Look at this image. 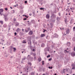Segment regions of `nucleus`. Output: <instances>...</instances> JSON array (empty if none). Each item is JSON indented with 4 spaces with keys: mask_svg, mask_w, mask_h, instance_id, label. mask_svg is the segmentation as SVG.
<instances>
[{
    "mask_svg": "<svg viewBox=\"0 0 75 75\" xmlns=\"http://www.w3.org/2000/svg\"><path fill=\"white\" fill-rule=\"evenodd\" d=\"M67 44L68 46H69L71 45V43L70 42H67Z\"/></svg>",
    "mask_w": 75,
    "mask_h": 75,
    "instance_id": "15",
    "label": "nucleus"
},
{
    "mask_svg": "<svg viewBox=\"0 0 75 75\" xmlns=\"http://www.w3.org/2000/svg\"><path fill=\"white\" fill-rule=\"evenodd\" d=\"M44 31H43V33H45V31H46V30H45L44 29Z\"/></svg>",
    "mask_w": 75,
    "mask_h": 75,
    "instance_id": "53",
    "label": "nucleus"
},
{
    "mask_svg": "<svg viewBox=\"0 0 75 75\" xmlns=\"http://www.w3.org/2000/svg\"><path fill=\"white\" fill-rule=\"evenodd\" d=\"M22 31H24V29H22Z\"/></svg>",
    "mask_w": 75,
    "mask_h": 75,
    "instance_id": "61",
    "label": "nucleus"
},
{
    "mask_svg": "<svg viewBox=\"0 0 75 75\" xmlns=\"http://www.w3.org/2000/svg\"><path fill=\"white\" fill-rule=\"evenodd\" d=\"M27 70L28 71H26V72H27V73H28V68H27V69H25V72H26V71H27Z\"/></svg>",
    "mask_w": 75,
    "mask_h": 75,
    "instance_id": "20",
    "label": "nucleus"
},
{
    "mask_svg": "<svg viewBox=\"0 0 75 75\" xmlns=\"http://www.w3.org/2000/svg\"><path fill=\"white\" fill-rule=\"evenodd\" d=\"M4 20L5 21H7L8 20V18L7 17H5Z\"/></svg>",
    "mask_w": 75,
    "mask_h": 75,
    "instance_id": "6",
    "label": "nucleus"
},
{
    "mask_svg": "<svg viewBox=\"0 0 75 75\" xmlns=\"http://www.w3.org/2000/svg\"><path fill=\"white\" fill-rule=\"evenodd\" d=\"M73 31H75V27H74L73 28Z\"/></svg>",
    "mask_w": 75,
    "mask_h": 75,
    "instance_id": "42",
    "label": "nucleus"
},
{
    "mask_svg": "<svg viewBox=\"0 0 75 75\" xmlns=\"http://www.w3.org/2000/svg\"><path fill=\"white\" fill-rule=\"evenodd\" d=\"M40 10H43L44 9V8H40Z\"/></svg>",
    "mask_w": 75,
    "mask_h": 75,
    "instance_id": "43",
    "label": "nucleus"
},
{
    "mask_svg": "<svg viewBox=\"0 0 75 75\" xmlns=\"http://www.w3.org/2000/svg\"><path fill=\"white\" fill-rule=\"evenodd\" d=\"M23 61H22L21 62V63H23Z\"/></svg>",
    "mask_w": 75,
    "mask_h": 75,
    "instance_id": "64",
    "label": "nucleus"
},
{
    "mask_svg": "<svg viewBox=\"0 0 75 75\" xmlns=\"http://www.w3.org/2000/svg\"><path fill=\"white\" fill-rule=\"evenodd\" d=\"M51 60H52V58H51L50 59H49V61H51Z\"/></svg>",
    "mask_w": 75,
    "mask_h": 75,
    "instance_id": "46",
    "label": "nucleus"
},
{
    "mask_svg": "<svg viewBox=\"0 0 75 75\" xmlns=\"http://www.w3.org/2000/svg\"><path fill=\"white\" fill-rule=\"evenodd\" d=\"M14 35L15 36H16V35H17V33H16V32H15L14 33Z\"/></svg>",
    "mask_w": 75,
    "mask_h": 75,
    "instance_id": "35",
    "label": "nucleus"
},
{
    "mask_svg": "<svg viewBox=\"0 0 75 75\" xmlns=\"http://www.w3.org/2000/svg\"><path fill=\"white\" fill-rule=\"evenodd\" d=\"M42 47H44V46H45V45L44 44V43H42V45H41Z\"/></svg>",
    "mask_w": 75,
    "mask_h": 75,
    "instance_id": "23",
    "label": "nucleus"
},
{
    "mask_svg": "<svg viewBox=\"0 0 75 75\" xmlns=\"http://www.w3.org/2000/svg\"><path fill=\"white\" fill-rule=\"evenodd\" d=\"M73 41H75V38L74 37L73 38Z\"/></svg>",
    "mask_w": 75,
    "mask_h": 75,
    "instance_id": "38",
    "label": "nucleus"
},
{
    "mask_svg": "<svg viewBox=\"0 0 75 75\" xmlns=\"http://www.w3.org/2000/svg\"><path fill=\"white\" fill-rule=\"evenodd\" d=\"M34 74H35L34 72H32L31 73V75H34Z\"/></svg>",
    "mask_w": 75,
    "mask_h": 75,
    "instance_id": "25",
    "label": "nucleus"
},
{
    "mask_svg": "<svg viewBox=\"0 0 75 75\" xmlns=\"http://www.w3.org/2000/svg\"><path fill=\"white\" fill-rule=\"evenodd\" d=\"M68 48H67V50H65V53H67V52H69V51H68Z\"/></svg>",
    "mask_w": 75,
    "mask_h": 75,
    "instance_id": "13",
    "label": "nucleus"
},
{
    "mask_svg": "<svg viewBox=\"0 0 75 75\" xmlns=\"http://www.w3.org/2000/svg\"><path fill=\"white\" fill-rule=\"evenodd\" d=\"M34 59L35 61V60H36V57L34 56Z\"/></svg>",
    "mask_w": 75,
    "mask_h": 75,
    "instance_id": "31",
    "label": "nucleus"
},
{
    "mask_svg": "<svg viewBox=\"0 0 75 75\" xmlns=\"http://www.w3.org/2000/svg\"><path fill=\"white\" fill-rule=\"evenodd\" d=\"M21 9H23V7H21Z\"/></svg>",
    "mask_w": 75,
    "mask_h": 75,
    "instance_id": "62",
    "label": "nucleus"
},
{
    "mask_svg": "<svg viewBox=\"0 0 75 75\" xmlns=\"http://www.w3.org/2000/svg\"><path fill=\"white\" fill-rule=\"evenodd\" d=\"M74 9H75V8H72V10H74Z\"/></svg>",
    "mask_w": 75,
    "mask_h": 75,
    "instance_id": "60",
    "label": "nucleus"
},
{
    "mask_svg": "<svg viewBox=\"0 0 75 75\" xmlns=\"http://www.w3.org/2000/svg\"><path fill=\"white\" fill-rule=\"evenodd\" d=\"M69 29H68L66 30L67 34H69Z\"/></svg>",
    "mask_w": 75,
    "mask_h": 75,
    "instance_id": "7",
    "label": "nucleus"
},
{
    "mask_svg": "<svg viewBox=\"0 0 75 75\" xmlns=\"http://www.w3.org/2000/svg\"><path fill=\"white\" fill-rule=\"evenodd\" d=\"M4 10H3V8H1L0 9V12L2 13L3 12Z\"/></svg>",
    "mask_w": 75,
    "mask_h": 75,
    "instance_id": "10",
    "label": "nucleus"
},
{
    "mask_svg": "<svg viewBox=\"0 0 75 75\" xmlns=\"http://www.w3.org/2000/svg\"><path fill=\"white\" fill-rule=\"evenodd\" d=\"M31 15H32V14H29V16H31Z\"/></svg>",
    "mask_w": 75,
    "mask_h": 75,
    "instance_id": "58",
    "label": "nucleus"
},
{
    "mask_svg": "<svg viewBox=\"0 0 75 75\" xmlns=\"http://www.w3.org/2000/svg\"><path fill=\"white\" fill-rule=\"evenodd\" d=\"M13 49L14 52H16V51L17 50V49L15 47H13Z\"/></svg>",
    "mask_w": 75,
    "mask_h": 75,
    "instance_id": "11",
    "label": "nucleus"
},
{
    "mask_svg": "<svg viewBox=\"0 0 75 75\" xmlns=\"http://www.w3.org/2000/svg\"><path fill=\"white\" fill-rule=\"evenodd\" d=\"M3 27L4 28H6L7 27V25L6 24L4 25L3 26Z\"/></svg>",
    "mask_w": 75,
    "mask_h": 75,
    "instance_id": "17",
    "label": "nucleus"
},
{
    "mask_svg": "<svg viewBox=\"0 0 75 75\" xmlns=\"http://www.w3.org/2000/svg\"><path fill=\"white\" fill-rule=\"evenodd\" d=\"M59 18L58 17H57V20H58V18Z\"/></svg>",
    "mask_w": 75,
    "mask_h": 75,
    "instance_id": "52",
    "label": "nucleus"
},
{
    "mask_svg": "<svg viewBox=\"0 0 75 75\" xmlns=\"http://www.w3.org/2000/svg\"><path fill=\"white\" fill-rule=\"evenodd\" d=\"M33 55L34 56V57H35V55H36V54H35V53H34L33 54Z\"/></svg>",
    "mask_w": 75,
    "mask_h": 75,
    "instance_id": "33",
    "label": "nucleus"
},
{
    "mask_svg": "<svg viewBox=\"0 0 75 75\" xmlns=\"http://www.w3.org/2000/svg\"><path fill=\"white\" fill-rule=\"evenodd\" d=\"M45 35L44 34H42L41 35L40 37H45Z\"/></svg>",
    "mask_w": 75,
    "mask_h": 75,
    "instance_id": "9",
    "label": "nucleus"
},
{
    "mask_svg": "<svg viewBox=\"0 0 75 75\" xmlns=\"http://www.w3.org/2000/svg\"><path fill=\"white\" fill-rule=\"evenodd\" d=\"M29 41V42H30V45H31V41L30 40Z\"/></svg>",
    "mask_w": 75,
    "mask_h": 75,
    "instance_id": "50",
    "label": "nucleus"
},
{
    "mask_svg": "<svg viewBox=\"0 0 75 75\" xmlns=\"http://www.w3.org/2000/svg\"><path fill=\"white\" fill-rule=\"evenodd\" d=\"M32 68H33V67H30L29 68V69H32Z\"/></svg>",
    "mask_w": 75,
    "mask_h": 75,
    "instance_id": "28",
    "label": "nucleus"
},
{
    "mask_svg": "<svg viewBox=\"0 0 75 75\" xmlns=\"http://www.w3.org/2000/svg\"><path fill=\"white\" fill-rule=\"evenodd\" d=\"M11 25H12V24L11 23H10L9 24L8 26L9 27H11Z\"/></svg>",
    "mask_w": 75,
    "mask_h": 75,
    "instance_id": "16",
    "label": "nucleus"
},
{
    "mask_svg": "<svg viewBox=\"0 0 75 75\" xmlns=\"http://www.w3.org/2000/svg\"><path fill=\"white\" fill-rule=\"evenodd\" d=\"M50 57V55H48V56H47V58H49V57Z\"/></svg>",
    "mask_w": 75,
    "mask_h": 75,
    "instance_id": "39",
    "label": "nucleus"
},
{
    "mask_svg": "<svg viewBox=\"0 0 75 75\" xmlns=\"http://www.w3.org/2000/svg\"><path fill=\"white\" fill-rule=\"evenodd\" d=\"M44 61H42V65H44Z\"/></svg>",
    "mask_w": 75,
    "mask_h": 75,
    "instance_id": "45",
    "label": "nucleus"
},
{
    "mask_svg": "<svg viewBox=\"0 0 75 75\" xmlns=\"http://www.w3.org/2000/svg\"><path fill=\"white\" fill-rule=\"evenodd\" d=\"M18 25H19V23H16L15 26L16 27H17L18 26Z\"/></svg>",
    "mask_w": 75,
    "mask_h": 75,
    "instance_id": "14",
    "label": "nucleus"
},
{
    "mask_svg": "<svg viewBox=\"0 0 75 75\" xmlns=\"http://www.w3.org/2000/svg\"><path fill=\"white\" fill-rule=\"evenodd\" d=\"M56 17V15L54 14H52V16H51V17L52 18H54V17Z\"/></svg>",
    "mask_w": 75,
    "mask_h": 75,
    "instance_id": "1",
    "label": "nucleus"
},
{
    "mask_svg": "<svg viewBox=\"0 0 75 75\" xmlns=\"http://www.w3.org/2000/svg\"><path fill=\"white\" fill-rule=\"evenodd\" d=\"M65 23H67V19H65Z\"/></svg>",
    "mask_w": 75,
    "mask_h": 75,
    "instance_id": "40",
    "label": "nucleus"
},
{
    "mask_svg": "<svg viewBox=\"0 0 75 75\" xmlns=\"http://www.w3.org/2000/svg\"><path fill=\"white\" fill-rule=\"evenodd\" d=\"M28 65H29L30 66H31V65H32V64H31V63L29 62L28 63Z\"/></svg>",
    "mask_w": 75,
    "mask_h": 75,
    "instance_id": "21",
    "label": "nucleus"
},
{
    "mask_svg": "<svg viewBox=\"0 0 75 75\" xmlns=\"http://www.w3.org/2000/svg\"><path fill=\"white\" fill-rule=\"evenodd\" d=\"M22 43L23 44H25V43H26V42H25V40H23V42Z\"/></svg>",
    "mask_w": 75,
    "mask_h": 75,
    "instance_id": "24",
    "label": "nucleus"
},
{
    "mask_svg": "<svg viewBox=\"0 0 75 75\" xmlns=\"http://www.w3.org/2000/svg\"><path fill=\"white\" fill-rule=\"evenodd\" d=\"M25 32H26V33H27V32H28V30H25Z\"/></svg>",
    "mask_w": 75,
    "mask_h": 75,
    "instance_id": "54",
    "label": "nucleus"
},
{
    "mask_svg": "<svg viewBox=\"0 0 75 75\" xmlns=\"http://www.w3.org/2000/svg\"><path fill=\"white\" fill-rule=\"evenodd\" d=\"M71 66H72V67H75V64H71Z\"/></svg>",
    "mask_w": 75,
    "mask_h": 75,
    "instance_id": "30",
    "label": "nucleus"
},
{
    "mask_svg": "<svg viewBox=\"0 0 75 75\" xmlns=\"http://www.w3.org/2000/svg\"><path fill=\"white\" fill-rule=\"evenodd\" d=\"M25 17H27V15H25Z\"/></svg>",
    "mask_w": 75,
    "mask_h": 75,
    "instance_id": "63",
    "label": "nucleus"
},
{
    "mask_svg": "<svg viewBox=\"0 0 75 75\" xmlns=\"http://www.w3.org/2000/svg\"><path fill=\"white\" fill-rule=\"evenodd\" d=\"M48 68L49 69H52V67H49Z\"/></svg>",
    "mask_w": 75,
    "mask_h": 75,
    "instance_id": "29",
    "label": "nucleus"
},
{
    "mask_svg": "<svg viewBox=\"0 0 75 75\" xmlns=\"http://www.w3.org/2000/svg\"><path fill=\"white\" fill-rule=\"evenodd\" d=\"M8 14L7 15H4V16L5 17H7V16H8Z\"/></svg>",
    "mask_w": 75,
    "mask_h": 75,
    "instance_id": "27",
    "label": "nucleus"
},
{
    "mask_svg": "<svg viewBox=\"0 0 75 75\" xmlns=\"http://www.w3.org/2000/svg\"><path fill=\"white\" fill-rule=\"evenodd\" d=\"M10 48H11V49H13V46H11Z\"/></svg>",
    "mask_w": 75,
    "mask_h": 75,
    "instance_id": "48",
    "label": "nucleus"
},
{
    "mask_svg": "<svg viewBox=\"0 0 75 75\" xmlns=\"http://www.w3.org/2000/svg\"><path fill=\"white\" fill-rule=\"evenodd\" d=\"M35 51V49H33V51Z\"/></svg>",
    "mask_w": 75,
    "mask_h": 75,
    "instance_id": "59",
    "label": "nucleus"
},
{
    "mask_svg": "<svg viewBox=\"0 0 75 75\" xmlns=\"http://www.w3.org/2000/svg\"><path fill=\"white\" fill-rule=\"evenodd\" d=\"M3 35V33H0V35L1 36Z\"/></svg>",
    "mask_w": 75,
    "mask_h": 75,
    "instance_id": "36",
    "label": "nucleus"
},
{
    "mask_svg": "<svg viewBox=\"0 0 75 75\" xmlns=\"http://www.w3.org/2000/svg\"><path fill=\"white\" fill-rule=\"evenodd\" d=\"M28 75V73H27L26 74H23V75Z\"/></svg>",
    "mask_w": 75,
    "mask_h": 75,
    "instance_id": "34",
    "label": "nucleus"
},
{
    "mask_svg": "<svg viewBox=\"0 0 75 75\" xmlns=\"http://www.w3.org/2000/svg\"><path fill=\"white\" fill-rule=\"evenodd\" d=\"M58 35L57 34L55 33L54 34V37H55V38H58Z\"/></svg>",
    "mask_w": 75,
    "mask_h": 75,
    "instance_id": "4",
    "label": "nucleus"
},
{
    "mask_svg": "<svg viewBox=\"0 0 75 75\" xmlns=\"http://www.w3.org/2000/svg\"><path fill=\"white\" fill-rule=\"evenodd\" d=\"M26 59V58L25 57L22 59V61H25V59Z\"/></svg>",
    "mask_w": 75,
    "mask_h": 75,
    "instance_id": "18",
    "label": "nucleus"
},
{
    "mask_svg": "<svg viewBox=\"0 0 75 75\" xmlns=\"http://www.w3.org/2000/svg\"><path fill=\"white\" fill-rule=\"evenodd\" d=\"M65 70H66V69H63V73H65Z\"/></svg>",
    "mask_w": 75,
    "mask_h": 75,
    "instance_id": "22",
    "label": "nucleus"
},
{
    "mask_svg": "<svg viewBox=\"0 0 75 75\" xmlns=\"http://www.w3.org/2000/svg\"><path fill=\"white\" fill-rule=\"evenodd\" d=\"M13 39H16V37H14Z\"/></svg>",
    "mask_w": 75,
    "mask_h": 75,
    "instance_id": "57",
    "label": "nucleus"
},
{
    "mask_svg": "<svg viewBox=\"0 0 75 75\" xmlns=\"http://www.w3.org/2000/svg\"><path fill=\"white\" fill-rule=\"evenodd\" d=\"M25 4H27V1H25Z\"/></svg>",
    "mask_w": 75,
    "mask_h": 75,
    "instance_id": "32",
    "label": "nucleus"
},
{
    "mask_svg": "<svg viewBox=\"0 0 75 75\" xmlns=\"http://www.w3.org/2000/svg\"><path fill=\"white\" fill-rule=\"evenodd\" d=\"M32 22L33 23H35V21L34 20H32Z\"/></svg>",
    "mask_w": 75,
    "mask_h": 75,
    "instance_id": "26",
    "label": "nucleus"
},
{
    "mask_svg": "<svg viewBox=\"0 0 75 75\" xmlns=\"http://www.w3.org/2000/svg\"><path fill=\"white\" fill-rule=\"evenodd\" d=\"M21 13H23V10H22V11L21 10Z\"/></svg>",
    "mask_w": 75,
    "mask_h": 75,
    "instance_id": "44",
    "label": "nucleus"
},
{
    "mask_svg": "<svg viewBox=\"0 0 75 75\" xmlns=\"http://www.w3.org/2000/svg\"><path fill=\"white\" fill-rule=\"evenodd\" d=\"M71 55L72 57H74L75 56V53L72 52L71 53Z\"/></svg>",
    "mask_w": 75,
    "mask_h": 75,
    "instance_id": "5",
    "label": "nucleus"
},
{
    "mask_svg": "<svg viewBox=\"0 0 75 75\" xmlns=\"http://www.w3.org/2000/svg\"><path fill=\"white\" fill-rule=\"evenodd\" d=\"M73 2H74V3H75V0H73Z\"/></svg>",
    "mask_w": 75,
    "mask_h": 75,
    "instance_id": "56",
    "label": "nucleus"
},
{
    "mask_svg": "<svg viewBox=\"0 0 75 75\" xmlns=\"http://www.w3.org/2000/svg\"><path fill=\"white\" fill-rule=\"evenodd\" d=\"M73 50H74V51H75V47H74Z\"/></svg>",
    "mask_w": 75,
    "mask_h": 75,
    "instance_id": "47",
    "label": "nucleus"
},
{
    "mask_svg": "<svg viewBox=\"0 0 75 75\" xmlns=\"http://www.w3.org/2000/svg\"><path fill=\"white\" fill-rule=\"evenodd\" d=\"M0 23H1V24L3 25V21H0Z\"/></svg>",
    "mask_w": 75,
    "mask_h": 75,
    "instance_id": "19",
    "label": "nucleus"
},
{
    "mask_svg": "<svg viewBox=\"0 0 75 75\" xmlns=\"http://www.w3.org/2000/svg\"><path fill=\"white\" fill-rule=\"evenodd\" d=\"M50 15L48 14H47L46 16V18L47 19H48V18H50Z\"/></svg>",
    "mask_w": 75,
    "mask_h": 75,
    "instance_id": "3",
    "label": "nucleus"
},
{
    "mask_svg": "<svg viewBox=\"0 0 75 75\" xmlns=\"http://www.w3.org/2000/svg\"><path fill=\"white\" fill-rule=\"evenodd\" d=\"M27 20V18H25L23 19V21H24L25 20Z\"/></svg>",
    "mask_w": 75,
    "mask_h": 75,
    "instance_id": "41",
    "label": "nucleus"
},
{
    "mask_svg": "<svg viewBox=\"0 0 75 75\" xmlns=\"http://www.w3.org/2000/svg\"><path fill=\"white\" fill-rule=\"evenodd\" d=\"M41 57H40L38 59V60L39 62H41Z\"/></svg>",
    "mask_w": 75,
    "mask_h": 75,
    "instance_id": "12",
    "label": "nucleus"
},
{
    "mask_svg": "<svg viewBox=\"0 0 75 75\" xmlns=\"http://www.w3.org/2000/svg\"><path fill=\"white\" fill-rule=\"evenodd\" d=\"M13 58V56H11V58Z\"/></svg>",
    "mask_w": 75,
    "mask_h": 75,
    "instance_id": "55",
    "label": "nucleus"
},
{
    "mask_svg": "<svg viewBox=\"0 0 75 75\" xmlns=\"http://www.w3.org/2000/svg\"><path fill=\"white\" fill-rule=\"evenodd\" d=\"M13 20H14V21H16V19L14 18L13 19Z\"/></svg>",
    "mask_w": 75,
    "mask_h": 75,
    "instance_id": "49",
    "label": "nucleus"
},
{
    "mask_svg": "<svg viewBox=\"0 0 75 75\" xmlns=\"http://www.w3.org/2000/svg\"><path fill=\"white\" fill-rule=\"evenodd\" d=\"M5 10H6V11H7V10H8V8H5Z\"/></svg>",
    "mask_w": 75,
    "mask_h": 75,
    "instance_id": "37",
    "label": "nucleus"
},
{
    "mask_svg": "<svg viewBox=\"0 0 75 75\" xmlns=\"http://www.w3.org/2000/svg\"><path fill=\"white\" fill-rule=\"evenodd\" d=\"M33 34V32L32 30L30 31L29 33V35H32Z\"/></svg>",
    "mask_w": 75,
    "mask_h": 75,
    "instance_id": "2",
    "label": "nucleus"
},
{
    "mask_svg": "<svg viewBox=\"0 0 75 75\" xmlns=\"http://www.w3.org/2000/svg\"><path fill=\"white\" fill-rule=\"evenodd\" d=\"M21 30L20 29V28H18L16 30V32H19V31H20Z\"/></svg>",
    "mask_w": 75,
    "mask_h": 75,
    "instance_id": "8",
    "label": "nucleus"
},
{
    "mask_svg": "<svg viewBox=\"0 0 75 75\" xmlns=\"http://www.w3.org/2000/svg\"><path fill=\"white\" fill-rule=\"evenodd\" d=\"M33 59V57H32L30 59Z\"/></svg>",
    "mask_w": 75,
    "mask_h": 75,
    "instance_id": "51",
    "label": "nucleus"
}]
</instances>
